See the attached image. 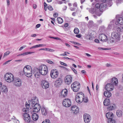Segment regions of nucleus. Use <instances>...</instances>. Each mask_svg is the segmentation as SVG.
I'll return each instance as SVG.
<instances>
[{"mask_svg": "<svg viewBox=\"0 0 123 123\" xmlns=\"http://www.w3.org/2000/svg\"><path fill=\"white\" fill-rule=\"evenodd\" d=\"M74 33L75 34H78L79 33V31L78 28H74Z\"/></svg>", "mask_w": 123, "mask_h": 123, "instance_id": "obj_35", "label": "nucleus"}, {"mask_svg": "<svg viewBox=\"0 0 123 123\" xmlns=\"http://www.w3.org/2000/svg\"><path fill=\"white\" fill-rule=\"evenodd\" d=\"M72 78L71 75H68L65 79V82L68 85L71 82Z\"/></svg>", "mask_w": 123, "mask_h": 123, "instance_id": "obj_16", "label": "nucleus"}, {"mask_svg": "<svg viewBox=\"0 0 123 123\" xmlns=\"http://www.w3.org/2000/svg\"><path fill=\"white\" fill-rule=\"evenodd\" d=\"M112 22H111V24L109 25L108 26V28H109L110 29H111L112 27V26H113V25L112 24Z\"/></svg>", "mask_w": 123, "mask_h": 123, "instance_id": "obj_47", "label": "nucleus"}, {"mask_svg": "<svg viewBox=\"0 0 123 123\" xmlns=\"http://www.w3.org/2000/svg\"><path fill=\"white\" fill-rule=\"evenodd\" d=\"M1 91L2 92L6 93L8 92V89L6 86H3L1 89Z\"/></svg>", "mask_w": 123, "mask_h": 123, "instance_id": "obj_27", "label": "nucleus"}, {"mask_svg": "<svg viewBox=\"0 0 123 123\" xmlns=\"http://www.w3.org/2000/svg\"><path fill=\"white\" fill-rule=\"evenodd\" d=\"M41 85L43 88L45 89L48 88L49 86L48 82L45 80H43L42 81Z\"/></svg>", "mask_w": 123, "mask_h": 123, "instance_id": "obj_19", "label": "nucleus"}, {"mask_svg": "<svg viewBox=\"0 0 123 123\" xmlns=\"http://www.w3.org/2000/svg\"><path fill=\"white\" fill-rule=\"evenodd\" d=\"M60 63L62 65H64L65 66H67V64L66 63H64L63 62H60Z\"/></svg>", "mask_w": 123, "mask_h": 123, "instance_id": "obj_50", "label": "nucleus"}, {"mask_svg": "<svg viewBox=\"0 0 123 123\" xmlns=\"http://www.w3.org/2000/svg\"><path fill=\"white\" fill-rule=\"evenodd\" d=\"M111 82L113 85L117 86L118 83V80L116 78L114 77L111 79Z\"/></svg>", "mask_w": 123, "mask_h": 123, "instance_id": "obj_24", "label": "nucleus"}, {"mask_svg": "<svg viewBox=\"0 0 123 123\" xmlns=\"http://www.w3.org/2000/svg\"><path fill=\"white\" fill-rule=\"evenodd\" d=\"M41 74L45 75L47 74L48 69L47 67L45 65H42L39 66L38 68Z\"/></svg>", "mask_w": 123, "mask_h": 123, "instance_id": "obj_3", "label": "nucleus"}, {"mask_svg": "<svg viewBox=\"0 0 123 123\" xmlns=\"http://www.w3.org/2000/svg\"><path fill=\"white\" fill-rule=\"evenodd\" d=\"M92 35L91 34L89 35V40H91V39H92Z\"/></svg>", "mask_w": 123, "mask_h": 123, "instance_id": "obj_55", "label": "nucleus"}, {"mask_svg": "<svg viewBox=\"0 0 123 123\" xmlns=\"http://www.w3.org/2000/svg\"><path fill=\"white\" fill-rule=\"evenodd\" d=\"M40 109V105L38 104H36L33 106V111L34 112H38L39 111Z\"/></svg>", "mask_w": 123, "mask_h": 123, "instance_id": "obj_14", "label": "nucleus"}, {"mask_svg": "<svg viewBox=\"0 0 123 123\" xmlns=\"http://www.w3.org/2000/svg\"><path fill=\"white\" fill-rule=\"evenodd\" d=\"M41 25L40 24H37L36 26V28H38L40 27V26Z\"/></svg>", "mask_w": 123, "mask_h": 123, "instance_id": "obj_60", "label": "nucleus"}, {"mask_svg": "<svg viewBox=\"0 0 123 123\" xmlns=\"http://www.w3.org/2000/svg\"><path fill=\"white\" fill-rule=\"evenodd\" d=\"M105 89L107 90L112 91L113 89V86L111 84H107L105 85Z\"/></svg>", "mask_w": 123, "mask_h": 123, "instance_id": "obj_18", "label": "nucleus"}, {"mask_svg": "<svg viewBox=\"0 0 123 123\" xmlns=\"http://www.w3.org/2000/svg\"><path fill=\"white\" fill-rule=\"evenodd\" d=\"M42 123H50L49 120L46 119L45 121H43Z\"/></svg>", "mask_w": 123, "mask_h": 123, "instance_id": "obj_43", "label": "nucleus"}, {"mask_svg": "<svg viewBox=\"0 0 123 123\" xmlns=\"http://www.w3.org/2000/svg\"><path fill=\"white\" fill-rule=\"evenodd\" d=\"M62 82L61 79L60 78L58 79L55 81V86L57 87H59L61 84Z\"/></svg>", "mask_w": 123, "mask_h": 123, "instance_id": "obj_23", "label": "nucleus"}, {"mask_svg": "<svg viewBox=\"0 0 123 123\" xmlns=\"http://www.w3.org/2000/svg\"><path fill=\"white\" fill-rule=\"evenodd\" d=\"M83 118L84 121L85 123H89L91 119L90 115L86 113L84 115Z\"/></svg>", "mask_w": 123, "mask_h": 123, "instance_id": "obj_12", "label": "nucleus"}, {"mask_svg": "<svg viewBox=\"0 0 123 123\" xmlns=\"http://www.w3.org/2000/svg\"><path fill=\"white\" fill-rule=\"evenodd\" d=\"M71 69L74 72L75 74H76L77 73V72L75 70L73 67H70Z\"/></svg>", "mask_w": 123, "mask_h": 123, "instance_id": "obj_45", "label": "nucleus"}, {"mask_svg": "<svg viewBox=\"0 0 123 123\" xmlns=\"http://www.w3.org/2000/svg\"><path fill=\"white\" fill-rule=\"evenodd\" d=\"M105 27L104 26H101L100 27L99 30H101L102 31H103L104 30Z\"/></svg>", "mask_w": 123, "mask_h": 123, "instance_id": "obj_49", "label": "nucleus"}, {"mask_svg": "<svg viewBox=\"0 0 123 123\" xmlns=\"http://www.w3.org/2000/svg\"><path fill=\"white\" fill-rule=\"evenodd\" d=\"M106 118L109 120L113 118L114 117V115L112 112H109L106 114Z\"/></svg>", "mask_w": 123, "mask_h": 123, "instance_id": "obj_21", "label": "nucleus"}, {"mask_svg": "<svg viewBox=\"0 0 123 123\" xmlns=\"http://www.w3.org/2000/svg\"><path fill=\"white\" fill-rule=\"evenodd\" d=\"M116 114L117 116L119 117H121L122 115V111L120 110H118L116 112Z\"/></svg>", "mask_w": 123, "mask_h": 123, "instance_id": "obj_31", "label": "nucleus"}, {"mask_svg": "<svg viewBox=\"0 0 123 123\" xmlns=\"http://www.w3.org/2000/svg\"><path fill=\"white\" fill-rule=\"evenodd\" d=\"M67 54H70V53L67 51H65L64 52V53L63 54H62L60 55V56H67Z\"/></svg>", "mask_w": 123, "mask_h": 123, "instance_id": "obj_38", "label": "nucleus"}, {"mask_svg": "<svg viewBox=\"0 0 123 123\" xmlns=\"http://www.w3.org/2000/svg\"><path fill=\"white\" fill-rule=\"evenodd\" d=\"M32 119L35 121L37 120L38 119V116L37 114L36 113H34L32 116Z\"/></svg>", "mask_w": 123, "mask_h": 123, "instance_id": "obj_29", "label": "nucleus"}, {"mask_svg": "<svg viewBox=\"0 0 123 123\" xmlns=\"http://www.w3.org/2000/svg\"><path fill=\"white\" fill-rule=\"evenodd\" d=\"M36 34H32L31 36V37H36Z\"/></svg>", "mask_w": 123, "mask_h": 123, "instance_id": "obj_61", "label": "nucleus"}, {"mask_svg": "<svg viewBox=\"0 0 123 123\" xmlns=\"http://www.w3.org/2000/svg\"><path fill=\"white\" fill-rule=\"evenodd\" d=\"M72 112L75 114H76L78 113L79 109L78 107L76 105H73L71 107Z\"/></svg>", "mask_w": 123, "mask_h": 123, "instance_id": "obj_20", "label": "nucleus"}, {"mask_svg": "<svg viewBox=\"0 0 123 123\" xmlns=\"http://www.w3.org/2000/svg\"><path fill=\"white\" fill-rule=\"evenodd\" d=\"M111 36L112 38L116 39L117 41L120 40V33L119 32H117L116 31H114L112 32Z\"/></svg>", "mask_w": 123, "mask_h": 123, "instance_id": "obj_7", "label": "nucleus"}, {"mask_svg": "<svg viewBox=\"0 0 123 123\" xmlns=\"http://www.w3.org/2000/svg\"><path fill=\"white\" fill-rule=\"evenodd\" d=\"M46 50L50 51V52H53L54 51V50L53 49H50L49 48H46Z\"/></svg>", "mask_w": 123, "mask_h": 123, "instance_id": "obj_42", "label": "nucleus"}, {"mask_svg": "<svg viewBox=\"0 0 123 123\" xmlns=\"http://www.w3.org/2000/svg\"><path fill=\"white\" fill-rule=\"evenodd\" d=\"M47 62L48 63L50 64H53L54 63L52 61L50 60H47Z\"/></svg>", "mask_w": 123, "mask_h": 123, "instance_id": "obj_52", "label": "nucleus"}, {"mask_svg": "<svg viewBox=\"0 0 123 123\" xmlns=\"http://www.w3.org/2000/svg\"><path fill=\"white\" fill-rule=\"evenodd\" d=\"M12 60H8L5 62V63H3V65H5L7 63L10 62Z\"/></svg>", "mask_w": 123, "mask_h": 123, "instance_id": "obj_59", "label": "nucleus"}, {"mask_svg": "<svg viewBox=\"0 0 123 123\" xmlns=\"http://www.w3.org/2000/svg\"><path fill=\"white\" fill-rule=\"evenodd\" d=\"M107 5L105 3H101L100 4V7L99 10L100 12H101V14L103 11L107 8Z\"/></svg>", "mask_w": 123, "mask_h": 123, "instance_id": "obj_17", "label": "nucleus"}, {"mask_svg": "<svg viewBox=\"0 0 123 123\" xmlns=\"http://www.w3.org/2000/svg\"><path fill=\"white\" fill-rule=\"evenodd\" d=\"M22 82L21 80L19 78H16L14 81V84L16 86L20 87L22 85Z\"/></svg>", "mask_w": 123, "mask_h": 123, "instance_id": "obj_13", "label": "nucleus"}, {"mask_svg": "<svg viewBox=\"0 0 123 123\" xmlns=\"http://www.w3.org/2000/svg\"><path fill=\"white\" fill-rule=\"evenodd\" d=\"M100 7V5L98 3H97L95 5V7L94 8H96V9H99Z\"/></svg>", "mask_w": 123, "mask_h": 123, "instance_id": "obj_39", "label": "nucleus"}, {"mask_svg": "<svg viewBox=\"0 0 123 123\" xmlns=\"http://www.w3.org/2000/svg\"><path fill=\"white\" fill-rule=\"evenodd\" d=\"M73 6L74 7H77V4L76 3H74L73 4Z\"/></svg>", "mask_w": 123, "mask_h": 123, "instance_id": "obj_58", "label": "nucleus"}, {"mask_svg": "<svg viewBox=\"0 0 123 123\" xmlns=\"http://www.w3.org/2000/svg\"><path fill=\"white\" fill-rule=\"evenodd\" d=\"M93 22L92 21H90L88 24V26L91 27L92 26L93 24Z\"/></svg>", "mask_w": 123, "mask_h": 123, "instance_id": "obj_37", "label": "nucleus"}, {"mask_svg": "<svg viewBox=\"0 0 123 123\" xmlns=\"http://www.w3.org/2000/svg\"><path fill=\"white\" fill-rule=\"evenodd\" d=\"M115 106L114 105H111L109 106L107 108L108 110L111 111L113 110L115 108Z\"/></svg>", "mask_w": 123, "mask_h": 123, "instance_id": "obj_32", "label": "nucleus"}, {"mask_svg": "<svg viewBox=\"0 0 123 123\" xmlns=\"http://www.w3.org/2000/svg\"><path fill=\"white\" fill-rule=\"evenodd\" d=\"M6 80L9 83L12 82L14 80V77L12 74L10 73H6L4 76Z\"/></svg>", "mask_w": 123, "mask_h": 123, "instance_id": "obj_4", "label": "nucleus"}, {"mask_svg": "<svg viewBox=\"0 0 123 123\" xmlns=\"http://www.w3.org/2000/svg\"><path fill=\"white\" fill-rule=\"evenodd\" d=\"M10 53V52L9 51H8L6 52H5L4 55V57L5 56H6L8 55Z\"/></svg>", "mask_w": 123, "mask_h": 123, "instance_id": "obj_41", "label": "nucleus"}, {"mask_svg": "<svg viewBox=\"0 0 123 123\" xmlns=\"http://www.w3.org/2000/svg\"><path fill=\"white\" fill-rule=\"evenodd\" d=\"M38 46L37 45H36L32 46L31 48H30V49H33V48H37V47H38Z\"/></svg>", "mask_w": 123, "mask_h": 123, "instance_id": "obj_53", "label": "nucleus"}, {"mask_svg": "<svg viewBox=\"0 0 123 123\" xmlns=\"http://www.w3.org/2000/svg\"><path fill=\"white\" fill-rule=\"evenodd\" d=\"M112 3L111 2H110L109 3V4H108V6H111L112 5Z\"/></svg>", "mask_w": 123, "mask_h": 123, "instance_id": "obj_64", "label": "nucleus"}, {"mask_svg": "<svg viewBox=\"0 0 123 123\" xmlns=\"http://www.w3.org/2000/svg\"><path fill=\"white\" fill-rule=\"evenodd\" d=\"M68 26V23H66L65 24L64 26L65 27H67Z\"/></svg>", "mask_w": 123, "mask_h": 123, "instance_id": "obj_62", "label": "nucleus"}, {"mask_svg": "<svg viewBox=\"0 0 123 123\" xmlns=\"http://www.w3.org/2000/svg\"><path fill=\"white\" fill-rule=\"evenodd\" d=\"M68 90L66 89L62 90L61 92V97L62 98H65L67 94Z\"/></svg>", "mask_w": 123, "mask_h": 123, "instance_id": "obj_22", "label": "nucleus"}, {"mask_svg": "<svg viewBox=\"0 0 123 123\" xmlns=\"http://www.w3.org/2000/svg\"><path fill=\"white\" fill-rule=\"evenodd\" d=\"M33 73L36 78H38L40 77L41 73H40L38 68H34L33 71Z\"/></svg>", "mask_w": 123, "mask_h": 123, "instance_id": "obj_11", "label": "nucleus"}, {"mask_svg": "<svg viewBox=\"0 0 123 123\" xmlns=\"http://www.w3.org/2000/svg\"><path fill=\"white\" fill-rule=\"evenodd\" d=\"M35 53V52H26L24 53H22V55H25L28 54H31L34 53Z\"/></svg>", "mask_w": 123, "mask_h": 123, "instance_id": "obj_34", "label": "nucleus"}, {"mask_svg": "<svg viewBox=\"0 0 123 123\" xmlns=\"http://www.w3.org/2000/svg\"><path fill=\"white\" fill-rule=\"evenodd\" d=\"M99 39L100 41L103 42L106 41L107 39V37L103 34H101L99 35Z\"/></svg>", "mask_w": 123, "mask_h": 123, "instance_id": "obj_15", "label": "nucleus"}, {"mask_svg": "<svg viewBox=\"0 0 123 123\" xmlns=\"http://www.w3.org/2000/svg\"><path fill=\"white\" fill-rule=\"evenodd\" d=\"M57 20L59 24L62 23L63 22V20L62 18L60 17H58L57 18Z\"/></svg>", "mask_w": 123, "mask_h": 123, "instance_id": "obj_33", "label": "nucleus"}, {"mask_svg": "<svg viewBox=\"0 0 123 123\" xmlns=\"http://www.w3.org/2000/svg\"><path fill=\"white\" fill-rule=\"evenodd\" d=\"M25 106L27 108L29 109V107L30 104H25Z\"/></svg>", "mask_w": 123, "mask_h": 123, "instance_id": "obj_56", "label": "nucleus"}, {"mask_svg": "<svg viewBox=\"0 0 123 123\" xmlns=\"http://www.w3.org/2000/svg\"><path fill=\"white\" fill-rule=\"evenodd\" d=\"M30 100L29 101L31 104H32V105H34V104H37V102H35L33 101L34 100Z\"/></svg>", "mask_w": 123, "mask_h": 123, "instance_id": "obj_40", "label": "nucleus"}, {"mask_svg": "<svg viewBox=\"0 0 123 123\" xmlns=\"http://www.w3.org/2000/svg\"><path fill=\"white\" fill-rule=\"evenodd\" d=\"M59 73L58 71L56 69H53L51 71L50 75L51 78L55 79L57 78L58 75Z\"/></svg>", "mask_w": 123, "mask_h": 123, "instance_id": "obj_9", "label": "nucleus"}, {"mask_svg": "<svg viewBox=\"0 0 123 123\" xmlns=\"http://www.w3.org/2000/svg\"><path fill=\"white\" fill-rule=\"evenodd\" d=\"M48 9L50 11H52L53 10V9L52 7L51 6H49L48 7Z\"/></svg>", "mask_w": 123, "mask_h": 123, "instance_id": "obj_44", "label": "nucleus"}, {"mask_svg": "<svg viewBox=\"0 0 123 123\" xmlns=\"http://www.w3.org/2000/svg\"><path fill=\"white\" fill-rule=\"evenodd\" d=\"M22 71H20L18 74L19 75H22L23 74V73L27 77H31L32 74V70L31 67L29 65L25 66Z\"/></svg>", "mask_w": 123, "mask_h": 123, "instance_id": "obj_1", "label": "nucleus"}, {"mask_svg": "<svg viewBox=\"0 0 123 123\" xmlns=\"http://www.w3.org/2000/svg\"><path fill=\"white\" fill-rule=\"evenodd\" d=\"M58 15V14L57 13H55L54 14L53 16L55 18L57 17Z\"/></svg>", "mask_w": 123, "mask_h": 123, "instance_id": "obj_48", "label": "nucleus"}, {"mask_svg": "<svg viewBox=\"0 0 123 123\" xmlns=\"http://www.w3.org/2000/svg\"><path fill=\"white\" fill-rule=\"evenodd\" d=\"M94 41L95 42L97 43H99V40L98 39H95Z\"/></svg>", "mask_w": 123, "mask_h": 123, "instance_id": "obj_63", "label": "nucleus"}, {"mask_svg": "<svg viewBox=\"0 0 123 123\" xmlns=\"http://www.w3.org/2000/svg\"><path fill=\"white\" fill-rule=\"evenodd\" d=\"M70 42H71V43H74V44L75 45H76V44H78V45H79L80 44L78 43H76L75 42H74V41H70Z\"/></svg>", "mask_w": 123, "mask_h": 123, "instance_id": "obj_54", "label": "nucleus"}, {"mask_svg": "<svg viewBox=\"0 0 123 123\" xmlns=\"http://www.w3.org/2000/svg\"><path fill=\"white\" fill-rule=\"evenodd\" d=\"M89 11L92 14H95L97 16H99L101 14V13L99 11V9H96L94 7L92 8L89 9Z\"/></svg>", "mask_w": 123, "mask_h": 123, "instance_id": "obj_6", "label": "nucleus"}, {"mask_svg": "<svg viewBox=\"0 0 123 123\" xmlns=\"http://www.w3.org/2000/svg\"><path fill=\"white\" fill-rule=\"evenodd\" d=\"M41 110L42 114L43 115H47V110L45 107H43L42 108Z\"/></svg>", "mask_w": 123, "mask_h": 123, "instance_id": "obj_28", "label": "nucleus"}, {"mask_svg": "<svg viewBox=\"0 0 123 123\" xmlns=\"http://www.w3.org/2000/svg\"><path fill=\"white\" fill-rule=\"evenodd\" d=\"M110 91L107 90L104 92V95L105 97L109 98L111 96V92H110Z\"/></svg>", "mask_w": 123, "mask_h": 123, "instance_id": "obj_26", "label": "nucleus"}, {"mask_svg": "<svg viewBox=\"0 0 123 123\" xmlns=\"http://www.w3.org/2000/svg\"><path fill=\"white\" fill-rule=\"evenodd\" d=\"M113 21L114 23H115L116 25H122L123 24V18L121 17H116L113 20Z\"/></svg>", "mask_w": 123, "mask_h": 123, "instance_id": "obj_8", "label": "nucleus"}, {"mask_svg": "<svg viewBox=\"0 0 123 123\" xmlns=\"http://www.w3.org/2000/svg\"><path fill=\"white\" fill-rule=\"evenodd\" d=\"M114 29L115 30V31H117V32H122V30L121 26L120 25H117L116 27H114Z\"/></svg>", "mask_w": 123, "mask_h": 123, "instance_id": "obj_25", "label": "nucleus"}, {"mask_svg": "<svg viewBox=\"0 0 123 123\" xmlns=\"http://www.w3.org/2000/svg\"><path fill=\"white\" fill-rule=\"evenodd\" d=\"M70 10L71 11H73L75 10V8H73L72 7H71L70 8Z\"/></svg>", "mask_w": 123, "mask_h": 123, "instance_id": "obj_57", "label": "nucleus"}, {"mask_svg": "<svg viewBox=\"0 0 123 123\" xmlns=\"http://www.w3.org/2000/svg\"><path fill=\"white\" fill-rule=\"evenodd\" d=\"M84 96L83 93L81 92L77 93L76 96L75 100L79 103H81L84 100Z\"/></svg>", "mask_w": 123, "mask_h": 123, "instance_id": "obj_5", "label": "nucleus"}, {"mask_svg": "<svg viewBox=\"0 0 123 123\" xmlns=\"http://www.w3.org/2000/svg\"><path fill=\"white\" fill-rule=\"evenodd\" d=\"M80 87V84L77 81H75L71 85V87L72 90L75 92L79 91Z\"/></svg>", "mask_w": 123, "mask_h": 123, "instance_id": "obj_2", "label": "nucleus"}, {"mask_svg": "<svg viewBox=\"0 0 123 123\" xmlns=\"http://www.w3.org/2000/svg\"><path fill=\"white\" fill-rule=\"evenodd\" d=\"M108 123H116V121L113 118L110 119L108 121Z\"/></svg>", "mask_w": 123, "mask_h": 123, "instance_id": "obj_36", "label": "nucleus"}, {"mask_svg": "<svg viewBox=\"0 0 123 123\" xmlns=\"http://www.w3.org/2000/svg\"><path fill=\"white\" fill-rule=\"evenodd\" d=\"M31 100H34L35 102H37L38 101V99L36 97H35L34 98H33V99H32Z\"/></svg>", "mask_w": 123, "mask_h": 123, "instance_id": "obj_46", "label": "nucleus"}, {"mask_svg": "<svg viewBox=\"0 0 123 123\" xmlns=\"http://www.w3.org/2000/svg\"><path fill=\"white\" fill-rule=\"evenodd\" d=\"M110 100L109 99H105L103 102L104 105L105 106H107L109 105L110 103Z\"/></svg>", "mask_w": 123, "mask_h": 123, "instance_id": "obj_30", "label": "nucleus"}, {"mask_svg": "<svg viewBox=\"0 0 123 123\" xmlns=\"http://www.w3.org/2000/svg\"><path fill=\"white\" fill-rule=\"evenodd\" d=\"M26 47V45H24V46H23L22 47H21L19 49V51H20L21 50L25 48V47Z\"/></svg>", "mask_w": 123, "mask_h": 123, "instance_id": "obj_51", "label": "nucleus"}, {"mask_svg": "<svg viewBox=\"0 0 123 123\" xmlns=\"http://www.w3.org/2000/svg\"><path fill=\"white\" fill-rule=\"evenodd\" d=\"M62 104L64 106L66 107H69L71 105V102L70 99H65L62 102Z\"/></svg>", "mask_w": 123, "mask_h": 123, "instance_id": "obj_10", "label": "nucleus"}]
</instances>
